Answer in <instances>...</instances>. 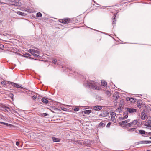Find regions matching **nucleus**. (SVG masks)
<instances>
[{"instance_id":"obj_34","label":"nucleus","mask_w":151,"mask_h":151,"mask_svg":"<svg viewBox=\"0 0 151 151\" xmlns=\"http://www.w3.org/2000/svg\"><path fill=\"white\" fill-rule=\"evenodd\" d=\"M111 122H109L106 125V127L109 128L110 127V126L111 125Z\"/></svg>"},{"instance_id":"obj_21","label":"nucleus","mask_w":151,"mask_h":151,"mask_svg":"<svg viewBox=\"0 0 151 151\" xmlns=\"http://www.w3.org/2000/svg\"><path fill=\"white\" fill-rule=\"evenodd\" d=\"M83 112L85 114H89L91 112V110H88L83 111Z\"/></svg>"},{"instance_id":"obj_23","label":"nucleus","mask_w":151,"mask_h":151,"mask_svg":"<svg viewBox=\"0 0 151 151\" xmlns=\"http://www.w3.org/2000/svg\"><path fill=\"white\" fill-rule=\"evenodd\" d=\"M139 144H147V140H142L138 142Z\"/></svg>"},{"instance_id":"obj_25","label":"nucleus","mask_w":151,"mask_h":151,"mask_svg":"<svg viewBox=\"0 0 151 151\" xmlns=\"http://www.w3.org/2000/svg\"><path fill=\"white\" fill-rule=\"evenodd\" d=\"M48 115V114L46 113H41L40 114V116L42 117H45L47 116Z\"/></svg>"},{"instance_id":"obj_14","label":"nucleus","mask_w":151,"mask_h":151,"mask_svg":"<svg viewBox=\"0 0 151 151\" xmlns=\"http://www.w3.org/2000/svg\"><path fill=\"white\" fill-rule=\"evenodd\" d=\"M101 85L103 87H107V83L104 80H102L101 83Z\"/></svg>"},{"instance_id":"obj_5","label":"nucleus","mask_w":151,"mask_h":151,"mask_svg":"<svg viewBox=\"0 0 151 151\" xmlns=\"http://www.w3.org/2000/svg\"><path fill=\"white\" fill-rule=\"evenodd\" d=\"M9 4L15 6H20V3L17 0H10Z\"/></svg>"},{"instance_id":"obj_17","label":"nucleus","mask_w":151,"mask_h":151,"mask_svg":"<svg viewBox=\"0 0 151 151\" xmlns=\"http://www.w3.org/2000/svg\"><path fill=\"white\" fill-rule=\"evenodd\" d=\"M53 141L54 142H60V139L59 138H56L54 137H52Z\"/></svg>"},{"instance_id":"obj_43","label":"nucleus","mask_w":151,"mask_h":151,"mask_svg":"<svg viewBox=\"0 0 151 151\" xmlns=\"http://www.w3.org/2000/svg\"><path fill=\"white\" fill-rule=\"evenodd\" d=\"M4 47V46L3 45H2V44L0 45V48H3Z\"/></svg>"},{"instance_id":"obj_4","label":"nucleus","mask_w":151,"mask_h":151,"mask_svg":"<svg viewBox=\"0 0 151 151\" xmlns=\"http://www.w3.org/2000/svg\"><path fill=\"white\" fill-rule=\"evenodd\" d=\"M126 112L127 114H132L137 112V109L132 108H126Z\"/></svg>"},{"instance_id":"obj_7","label":"nucleus","mask_w":151,"mask_h":151,"mask_svg":"<svg viewBox=\"0 0 151 151\" xmlns=\"http://www.w3.org/2000/svg\"><path fill=\"white\" fill-rule=\"evenodd\" d=\"M146 112L145 110H144L141 113V117L142 119L144 120L146 117Z\"/></svg>"},{"instance_id":"obj_46","label":"nucleus","mask_w":151,"mask_h":151,"mask_svg":"<svg viewBox=\"0 0 151 151\" xmlns=\"http://www.w3.org/2000/svg\"><path fill=\"white\" fill-rule=\"evenodd\" d=\"M69 70H70V73H72V70L71 69H69Z\"/></svg>"},{"instance_id":"obj_52","label":"nucleus","mask_w":151,"mask_h":151,"mask_svg":"<svg viewBox=\"0 0 151 151\" xmlns=\"http://www.w3.org/2000/svg\"><path fill=\"white\" fill-rule=\"evenodd\" d=\"M6 108L7 109H9V107H6Z\"/></svg>"},{"instance_id":"obj_18","label":"nucleus","mask_w":151,"mask_h":151,"mask_svg":"<svg viewBox=\"0 0 151 151\" xmlns=\"http://www.w3.org/2000/svg\"><path fill=\"white\" fill-rule=\"evenodd\" d=\"M108 112L105 111H104L101 114V115L102 116H107L108 113H107Z\"/></svg>"},{"instance_id":"obj_39","label":"nucleus","mask_w":151,"mask_h":151,"mask_svg":"<svg viewBox=\"0 0 151 151\" xmlns=\"http://www.w3.org/2000/svg\"><path fill=\"white\" fill-rule=\"evenodd\" d=\"M61 109L64 111H66L67 110V109L64 107H62Z\"/></svg>"},{"instance_id":"obj_20","label":"nucleus","mask_w":151,"mask_h":151,"mask_svg":"<svg viewBox=\"0 0 151 151\" xmlns=\"http://www.w3.org/2000/svg\"><path fill=\"white\" fill-rule=\"evenodd\" d=\"M41 100L42 102L46 104L48 102V100L44 97L42 98Z\"/></svg>"},{"instance_id":"obj_26","label":"nucleus","mask_w":151,"mask_h":151,"mask_svg":"<svg viewBox=\"0 0 151 151\" xmlns=\"http://www.w3.org/2000/svg\"><path fill=\"white\" fill-rule=\"evenodd\" d=\"M146 132L143 130H139V133L142 134H145Z\"/></svg>"},{"instance_id":"obj_6","label":"nucleus","mask_w":151,"mask_h":151,"mask_svg":"<svg viewBox=\"0 0 151 151\" xmlns=\"http://www.w3.org/2000/svg\"><path fill=\"white\" fill-rule=\"evenodd\" d=\"M64 24H68L73 22V19L69 18H65L64 19Z\"/></svg>"},{"instance_id":"obj_12","label":"nucleus","mask_w":151,"mask_h":151,"mask_svg":"<svg viewBox=\"0 0 151 151\" xmlns=\"http://www.w3.org/2000/svg\"><path fill=\"white\" fill-rule=\"evenodd\" d=\"M128 101H129L132 103H134L136 101L137 99L134 98H129L127 99Z\"/></svg>"},{"instance_id":"obj_33","label":"nucleus","mask_w":151,"mask_h":151,"mask_svg":"<svg viewBox=\"0 0 151 151\" xmlns=\"http://www.w3.org/2000/svg\"><path fill=\"white\" fill-rule=\"evenodd\" d=\"M139 130L137 129L136 128H135V130H134V133H139Z\"/></svg>"},{"instance_id":"obj_38","label":"nucleus","mask_w":151,"mask_h":151,"mask_svg":"<svg viewBox=\"0 0 151 151\" xmlns=\"http://www.w3.org/2000/svg\"><path fill=\"white\" fill-rule=\"evenodd\" d=\"M59 22L61 23H63V24H64V19L61 20H59Z\"/></svg>"},{"instance_id":"obj_47","label":"nucleus","mask_w":151,"mask_h":151,"mask_svg":"<svg viewBox=\"0 0 151 151\" xmlns=\"http://www.w3.org/2000/svg\"><path fill=\"white\" fill-rule=\"evenodd\" d=\"M82 141H81V140H79L78 141V143H81L82 144Z\"/></svg>"},{"instance_id":"obj_29","label":"nucleus","mask_w":151,"mask_h":151,"mask_svg":"<svg viewBox=\"0 0 151 151\" xmlns=\"http://www.w3.org/2000/svg\"><path fill=\"white\" fill-rule=\"evenodd\" d=\"M52 63H53L54 64H55V65L57 64V60L56 59L52 58Z\"/></svg>"},{"instance_id":"obj_9","label":"nucleus","mask_w":151,"mask_h":151,"mask_svg":"<svg viewBox=\"0 0 151 151\" xmlns=\"http://www.w3.org/2000/svg\"><path fill=\"white\" fill-rule=\"evenodd\" d=\"M142 104V100L140 99L138 100L137 101V107L139 109L141 108L143 105Z\"/></svg>"},{"instance_id":"obj_30","label":"nucleus","mask_w":151,"mask_h":151,"mask_svg":"<svg viewBox=\"0 0 151 151\" xmlns=\"http://www.w3.org/2000/svg\"><path fill=\"white\" fill-rule=\"evenodd\" d=\"M8 83H9V84H11L13 86L15 87V86L16 85V83H14L13 82H8Z\"/></svg>"},{"instance_id":"obj_48","label":"nucleus","mask_w":151,"mask_h":151,"mask_svg":"<svg viewBox=\"0 0 151 151\" xmlns=\"http://www.w3.org/2000/svg\"><path fill=\"white\" fill-rule=\"evenodd\" d=\"M74 73H75V75H76V73L78 74V73H76V72H74Z\"/></svg>"},{"instance_id":"obj_37","label":"nucleus","mask_w":151,"mask_h":151,"mask_svg":"<svg viewBox=\"0 0 151 151\" xmlns=\"http://www.w3.org/2000/svg\"><path fill=\"white\" fill-rule=\"evenodd\" d=\"M106 93L108 96H109L110 94V93L109 91H106Z\"/></svg>"},{"instance_id":"obj_36","label":"nucleus","mask_w":151,"mask_h":151,"mask_svg":"<svg viewBox=\"0 0 151 151\" xmlns=\"http://www.w3.org/2000/svg\"><path fill=\"white\" fill-rule=\"evenodd\" d=\"M18 14L21 15H23V14H24V13L21 12H18Z\"/></svg>"},{"instance_id":"obj_49","label":"nucleus","mask_w":151,"mask_h":151,"mask_svg":"<svg viewBox=\"0 0 151 151\" xmlns=\"http://www.w3.org/2000/svg\"><path fill=\"white\" fill-rule=\"evenodd\" d=\"M18 92H22L21 91H19V90H18Z\"/></svg>"},{"instance_id":"obj_50","label":"nucleus","mask_w":151,"mask_h":151,"mask_svg":"<svg viewBox=\"0 0 151 151\" xmlns=\"http://www.w3.org/2000/svg\"><path fill=\"white\" fill-rule=\"evenodd\" d=\"M2 3H3L1 2V0H0V4Z\"/></svg>"},{"instance_id":"obj_3","label":"nucleus","mask_w":151,"mask_h":151,"mask_svg":"<svg viewBox=\"0 0 151 151\" xmlns=\"http://www.w3.org/2000/svg\"><path fill=\"white\" fill-rule=\"evenodd\" d=\"M138 123L137 120H134L131 122L128 123L124 125V127L126 128H129L130 127H133L136 125Z\"/></svg>"},{"instance_id":"obj_2","label":"nucleus","mask_w":151,"mask_h":151,"mask_svg":"<svg viewBox=\"0 0 151 151\" xmlns=\"http://www.w3.org/2000/svg\"><path fill=\"white\" fill-rule=\"evenodd\" d=\"M28 51L35 58H38L40 57V55L35 53H36L39 54V52L37 50L33 49H29Z\"/></svg>"},{"instance_id":"obj_15","label":"nucleus","mask_w":151,"mask_h":151,"mask_svg":"<svg viewBox=\"0 0 151 151\" xmlns=\"http://www.w3.org/2000/svg\"><path fill=\"white\" fill-rule=\"evenodd\" d=\"M102 107L100 106H96L94 107L93 109L95 111H99L101 109Z\"/></svg>"},{"instance_id":"obj_28","label":"nucleus","mask_w":151,"mask_h":151,"mask_svg":"<svg viewBox=\"0 0 151 151\" xmlns=\"http://www.w3.org/2000/svg\"><path fill=\"white\" fill-rule=\"evenodd\" d=\"M21 86H22L21 85V86H20V85H19L18 84L16 83L15 87H16L17 88H20L21 89H24V88L23 87H22Z\"/></svg>"},{"instance_id":"obj_40","label":"nucleus","mask_w":151,"mask_h":151,"mask_svg":"<svg viewBox=\"0 0 151 151\" xmlns=\"http://www.w3.org/2000/svg\"><path fill=\"white\" fill-rule=\"evenodd\" d=\"M9 96L11 97L12 99V97L13 96V94L12 93H10L9 94Z\"/></svg>"},{"instance_id":"obj_19","label":"nucleus","mask_w":151,"mask_h":151,"mask_svg":"<svg viewBox=\"0 0 151 151\" xmlns=\"http://www.w3.org/2000/svg\"><path fill=\"white\" fill-rule=\"evenodd\" d=\"M128 115L127 114V115H125L123 117H119V120H124L126 119L128 117Z\"/></svg>"},{"instance_id":"obj_55","label":"nucleus","mask_w":151,"mask_h":151,"mask_svg":"<svg viewBox=\"0 0 151 151\" xmlns=\"http://www.w3.org/2000/svg\"><path fill=\"white\" fill-rule=\"evenodd\" d=\"M147 151H150L149 150H147Z\"/></svg>"},{"instance_id":"obj_44","label":"nucleus","mask_w":151,"mask_h":151,"mask_svg":"<svg viewBox=\"0 0 151 151\" xmlns=\"http://www.w3.org/2000/svg\"><path fill=\"white\" fill-rule=\"evenodd\" d=\"M86 142H87L88 143H90V141L89 140H87Z\"/></svg>"},{"instance_id":"obj_27","label":"nucleus","mask_w":151,"mask_h":151,"mask_svg":"<svg viewBox=\"0 0 151 151\" xmlns=\"http://www.w3.org/2000/svg\"><path fill=\"white\" fill-rule=\"evenodd\" d=\"M147 123L148 124L147 125H146L147 126H150V124H151V118L149 119L147 122Z\"/></svg>"},{"instance_id":"obj_1","label":"nucleus","mask_w":151,"mask_h":151,"mask_svg":"<svg viewBox=\"0 0 151 151\" xmlns=\"http://www.w3.org/2000/svg\"><path fill=\"white\" fill-rule=\"evenodd\" d=\"M87 86L88 88H91L93 90H99L101 89L100 87L98 86L93 81L91 80L88 81Z\"/></svg>"},{"instance_id":"obj_42","label":"nucleus","mask_w":151,"mask_h":151,"mask_svg":"<svg viewBox=\"0 0 151 151\" xmlns=\"http://www.w3.org/2000/svg\"><path fill=\"white\" fill-rule=\"evenodd\" d=\"M16 144L17 146H18L19 145V142L18 141H17L16 142Z\"/></svg>"},{"instance_id":"obj_41","label":"nucleus","mask_w":151,"mask_h":151,"mask_svg":"<svg viewBox=\"0 0 151 151\" xmlns=\"http://www.w3.org/2000/svg\"><path fill=\"white\" fill-rule=\"evenodd\" d=\"M32 99L33 100H35L36 99V97L34 95L33 96H32Z\"/></svg>"},{"instance_id":"obj_54","label":"nucleus","mask_w":151,"mask_h":151,"mask_svg":"<svg viewBox=\"0 0 151 151\" xmlns=\"http://www.w3.org/2000/svg\"><path fill=\"white\" fill-rule=\"evenodd\" d=\"M150 139H151V136L149 137Z\"/></svg>"},{"instance_id":"obj_8","label":"nucleus","mask_w":151,"mask_h":151,"mask_svg":"<svg viewBox=\"0 0 151 151\" xmlns=\"http://www.w3.org/2000/svg\"><path fill=\"white\" fill-rule=\"evenodd\" d=\"M22 56L26 58H28L29 59H31L32 60H35V59L32 58L30 57L31 55L29 53H26L25 54H23V55H22Z\"/></svg>"},{"instance_id":"obj_11","label":"nucleus","mask_w":151,"mask_h":151,"mask_svg":"<svg viewBox=\"0 0 151 151\" xmlns=\"http://www.w3.org/2000/svg\"><path fill=\"white\" fill-rule=\"evenodd\" d=\"M130 119H128L124 121H123L121 122H119V124L121 125H124L125 124L128 123L130 121Z\"/></svg>"},{"instance_id":"obj_45","label":"nucleus","mask_w":151,"mask_h":151,"mask_svg":"<svg viewBox=\"0 0 151 151\" xmlns=\"http://www.w3.org/2000/svg\"><path fill=\"white\" fill-rule=\"evenodd\" d=\"M151 143V141H147V144Z\"/></svg>"},{"instance_id":"obj_51","label":"nucleus","mask_w":151,"mask_h":151,"mask_svg":"<svg viewBox=\"0 0 151 151\" xmlns=\"http://www.w3.org/2000/svg\"><path fill=\"white\" fill-rule=\"evenodd\" d=\"M5 112H8V110L6 109H5Z\"/></svg>"},{"instance_id":"obj_35","label":"nucleus","mask_w":151,"mask_h":151,"mask_svg":"<svg viewBox=\"0 0 151 151\" xmlns=\"http://www.w3.org/2000/svg\"><path fill=\"white\" fill-rule=\"evenodd\" d=\"M79 109L78 107L75 108L74 109V110L75 111H77L79 110Z\"/></svg>"},{"instance_id":"obj_53","label":"nucleus","mask_w":151,"mask_h":151,"mask_svg":"<svg viewBox=\"0 0 151 151\" xmlns=\"http://www.w3.org/2000/svg\"><path fill=\"white\" fill-rule=\"evenodd\" d=\"M2 116L0 114V118Z\"/></svg>"},{"instance_id":"obj_16","label":"nucleus","mask_w":151,"mask_h":151,"mask_svg":"<svg viewBox=\"0 0 151 151\" xmlns=\"http://www.w3.org/2000/svg\"><path fill=\"white\" fill-rule=\"evenodd\" d=\"M105 124L101 122L99 124L98 127L99 128H103L105 126Z\"/></svg>"},{"instance_id":"obj_10","label":"nucleus","mask_w":151,"mask_h":151,"mask_svg":"<svg viewBox=\"0 0 151 151\" xmlns=\"http://www.w3.org/2000/svg\"><path fill=\"white\" fill-rule=\"evenodd\" d=\"M119 96V93L118 92H116L113 95L114 99L115 100H116L118 99Z\"/></svg>"},{"instance_id":"obj_31","label":"nucleus","mask_w":151,"mask_h":151,"mask_svg":"<svg viewBox=\"0 0 151 151\" xmlns=\"http://www.w3.org/2000/svg\"><path fill=\"white\" fill-rule=\"evenodd\" d=\"M42 16V14L40 12L37 13L36 14L37 17H41Z\"/></svg>"},{"instance_id":"obj_24","label":"nucleus","mask_w":151,"mask_h":151,"mask_svg":"<svg viewBox=\"0 0 151 151\" xmlns=\"http://www.w3.org/2000/svg\"><path fill=\"white\" fill-rule=\"evenodd\" d=\"M127 130L129 132H134L135 130V128H130V129H129V128H127Z\"/></svg>"},{"instance_id":"obj_32","label":"nucleus","mask_w":151,"mask_h":151,"mask_svg":"<svg viewBox=\"0 0 151 151\" xmlns=\"http://www.w3.org/2000/svg\"><path fill=\"white\" fill-rule=\"evenodd\" d=\"M6 84V82L5 81H2L1 82V84L2 85H5Z\"/></svg>"},{"instance_id":"obj_13","label":"nucleus","mask_w":151,"mask_h":151,"mask_svg":"<svg viewBox=\"0 0 151 151\" xmlns=\"http://www.w3.org/2000/svg\"><path fill=\"white\" fill-rule=\"evenodd\" d=\"M118 12H117L116 14H114V16H113L112 17V24H116V22H115V21H116L115 17H116L117 14Z\"/></svg>"},{"instance_id":"obj_22","label":"nucleus","mask_w":151,"mask_h":151,"mask_svg":"<svg viewBox=\"0 0 151 151\" xmlns=\"http://www.w3.org/2000/svg\"><path fill=\"white\" fill-rule=\"evenodd\" d=\"M0 123L4 124L5 125H6V126H7L8 127L11 126H12V125L10 124H9L7 123H6L3 122H0Z\"/></svg>"}]
</instances>
